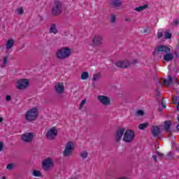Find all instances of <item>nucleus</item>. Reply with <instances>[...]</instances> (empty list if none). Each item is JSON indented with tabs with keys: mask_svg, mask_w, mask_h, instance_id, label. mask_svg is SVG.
Returning a JSON list of instances; mask_svg holds the SVG:
<instances>
[{
	"mask_svg": "<svg viewBox=\"0 0 179 179\" xmlns=\"http://www.w3.org/2000/svg\"><path fill=\"white\" fill-rule=\"evenodd\" d=\"M137 115H143V110H139L136 112Z\"/></svg>",
	"mask_w": 179,
	"mask_h": 179,
	"instance_id": "nucleus-35",
	"label": "nucleus"
},
{
	"mask_svg": "<svg viewBox=\"0 0 179 179\" xmlns=\"http://www.w3.org/2000/svg\"><path fill=\"white\" fill-rule=\"evenodd\" d=\"M97 99L99 103H101V104H102L103 106H107L111 104V99L107 96L99 95L97 96Z\"/></svg>",
	"mask_w": 179,
	"mask_h": 179,
	"instance_id": "nucleus-10",
	"label": "nucleus"
},
{
	"mask_svg": "<svg viewBox=\"0 0 179 179\" xmlns=\"http://www.w3.org/2000/svg\"><path fill=\"white\" fill-rule=\"evenodd\" d=\"M162 107L164 108H166V105H164V103H163V101H162Z\"/></svg>",
	"mask_w": 179,
	"mask_h": 179,
	"instance_id": "nucleus-44",
	"label": "nucleus"
},
{
	"mask_svg": "<svg viewBox=\"0 0 179 179\" xmlns=\"http://www.w3.org/2000/svg\"><path fill=\"white\" fill-rule=\"evenodd\" d=\"M55 89L58 94H62V93H64V91L65 90V87L64 86L63 83H57L55 85Z\"/></svg>",
	"mask_w": 179,
	"mask_h": 179,
	"instance_id": "nucleus-14",
	"label": "nucleus"
},
{
	"mask_svg": "<svg viewBox=\"0 0 179 179\" xmlns=\"http://www.w3.org/2000/svg\"><path fill=\"white\" fill-rule=\"evenodd\" d=\"M134 138H135V132L134 130L127 129L125 131L123 136V141L126 142V143H131L134 141Z\"/></svg>",
	"mask_w": 179,
	"mask_h": 179,
	"instance_id": "nucleus-5",
	"label": "nucleus"
},
{
	"mask_svg": "<svg viewBox=\"0 0 179 179\" xmlns=\"http://www.w3.org/2000/svg\"><path fill=\"white\" fill-rule=\"evenodd\" d=\"M42 164L43 169L45 171H48V170H51V169L54 167V162H52V159L50 158L44 159Z\"/></svg>",
	"mask_w": 179,
	"mask_h": 179,
	"instance_id": "nucleus-9",
	"label": "nucleus"
},
{
	"mask_svg": "<svg viewBox=\"0 0 179 179\" xmlns=\"http://www.w3.org/2000/svg\"><path fill=\"white\" fill-rule=\"evenodd\" d=\"M1 122H3V117H0V123H1Z\"/></svg>",
	"mask_w": 179,
	"mask_h": 179,
	"instance_id": "nucleus-45",
	"label": "nucleus"
},
{
	"mask_svg": "<svg viewBox=\"0 0 179 179\" xmlns=\"http://www.w3.org/2000/svg\"><path fill=\"white\" fill-rule=\"evenodd\" d=\"M15 86L19 90H24V89H26L29 86V80L22 78L17 82Z\"/></svg>",
	"mask_w": 179,
	"mask_h": 179,
	"instance_id": "nucleus-8",
	"label": "nucleus"
},
{
	"mask_svg": "<svg viewBox=\"0 0 179 179\" xmlns=\"http://www.w3.org/2000/svg\"><path fill=\"white\" fill-rule=\"evenodd\" d=\"M110 5L111 8L120 9L122 6V1L121 0H110Z\"/></svg>",
	"mask_w": 179,
	"mask_h": 179,
	"instance_id": "nucleus-13",
	"label": "nucleus"
},
{
	"mask_svg": "<svg viewBox=\"0 0 179 179\" xmlns=\"http://www.w3.org/2000/svg\"><path fill=\"white\" fill-rule=\"evenodd\" d=\"M92 80L94 82H97V80H99V79L101 78V73H97L96 74H94Z\"/></svg>",
	"mask_w": 179,
	"mask_h": 179,
	"instance_id": "nucleus-23",
	"label": "nucleus"
},
{
	"mask_svg": "<svg viewBox=\"0 0 179 179\" xmlns=\"http://www.w3.org/2000/svg\"><path fill=\"white\" fill-rule=\"evenodd\" d=\"M17 12L18 15H23V13H24V10H23V8H20L17 9Z\"/></svg>",
	"mask_w": 179,
	"mask_h": 179,
	"instance_id": "nucleus-32",
	"label": "nucleus"
},
{
	"mask_svg": "<svg viewBox=\"0 0 179 179\" xmlns=\"http://www.w3.org/2000/svg\"><path fill=\"white\" fill-rule=\"evenodd\" d=\"M6 101H10V100H12V97L10 95H7L6 96Z\"/></svg>",
	"mask_w": 179,
	"mask_h": 179,
	"instance_id": "nucleus-36",
	"label": "nucleus"
},
{
	"mask_svg": "<svg viewBox=\"0 0 179 179\" xmlns=\"http://www.w3.org/2000/svg\"><path fill=\"white\" fill-rule=\"evenodd\" d=\"M15 45V41L13 39H9L6 43V48L7 50H10L12 47Z\"/></svg>",
	"mask_w": 179,
	"mask_h": 179,
	"instance_id": "nucleus-20",
	"label": "nucleus"
},
{
	"mask_svg": "<svg viewBox=\"0 0 179 179\" xmlns=\"http://www.w3.org/2000/svg\"><path fill=\"white\" fill-rule=\"evenodd\" d=\"M173 82H175V83H177V85H178V80L177 77H175L173 78Z\"/></svg>",
	"mask_w": 179,
	"mask_h": 179,
	"instance_id": "nucleus-40",
	"label": "nucleus"
},
{
	"mask_svg": "<svg viewBox=\"0 0 179 179\" xmlns=\"http://www.w3.org/2000/svg\"><path fill=\"white\" fill-rule=\"evenodd\" d=\"M32 176H34V177H41V171L34 170L32 172Z\"/></svg>",
	"mask_w": 179,
	"mask_h": 179,
	"instance_id": "nucleus-26",
	"label": "nucleus"
},
{
	"mask_svg": "<svg viewBox=\"0 0 179 179\" xmlns=\"http://www.w3.org/2000/svg\"><path fill=\"white\" fill-rule=\"evenodd\" d=\"M174 154H173L171 152H169L168 153V157H171Z\"/></svg>",
	"mask_w": 179,
	"mask_h": 179,
	"instance_id": "nucleus-42",
	"label": "nucleus"
},
{
	"mask_svg": "<svg viewBox=\"0 0 179 179\" xmlns=\"http://www.w3.org/2000/svg\"><path fill=\"white\" fill-rule=\"evenodd\" d=\"M13 167H15V165L13 164H9L7 165L6 169L7 170H13Z\"/></svg>",
	"mask_w": 179,
	"mask_h": 179,
	"instance_id": "nucleus-33",
	"label": "nucleus"
},
{
	"mask_svg": "<svg viewBox=\"0 0 179 179\" xmlns=\"http://www.w3.org/2000/svg\"><path fill=\"white\" fill-rule=\"evenodd\" d=\"M176 128H177L178 131H179V124L177 125Z\"/></svg>",
	"mask_w": 179,
	"mask_h": 179,
	"instance_id": "nucleus-48",
	"label": "nucleus"
},
{
	"mask_svg": "<svg viewBox=\"0 0 179 179\" xmlns=\"http://www.w3.org/2000/svg\"><path fill=\"white\" fill-rule=\"evenodd\" d=\"M49 33H53V34H57V33H58V29H57V25H55V24H52L50 25Z\"/></svg>",
	"mask_w": 179,
	"mask_h": 179,
	"instance_id": "nucleus-19",
	"label": "nucleus"
},
{
	"mask_svg": "<svg viewBox=\"0 0 179 179\" xmlns=\"http://www.w3.org/2000/svg\"><path fill=\"white\" fill-rule=\"evenodd\" d=\"M115 65L117 68H128L131 65V64L128 62V60L124 61H118L115 63Z\"/></svg>",
	"mask_w": 179,
	"mask_h": 179,
	"instance_id": "nucleus-15",
	"label": "nucleus"
},
{
	"mask_svg": "<svg viewBox=\"0 0 179 179\" xmlns=\"http://www.w3.org/2000/svg\"><path fill=\"white\" fill-rule=\"evenodd\" d=\"M89 78V73L84 71L81 74V79L82 80H86Z\"/></svg>",
	"mask_w": 179,
	"mask_h": 179,
	"instance_id": "nucleus-25",
	"label": "nucleus"
},
{
	"mask_svg": "<svg viewBox=\"0 0 179 179\" xmlns=\"http://www.w3.org/2000/svg\"><path fill=\"white\" fill-rule=\"evenodd\" d=\"M137 62H138V60L134 59V60L133 61L134 65H136V64H137Z\"/></svg>",
	"mask_w": 179,
	"mask_h": 179,
	"instance_id": "nucleus-43",
	"label": "nucleus"
},
{
	"mask_svg": "<svg viewBox=\"0 0 179 179\" xmlns=\"http://www.w3.org/2000/svg\"><path fill=\"white\" fill-rule=\"evenodd\" d=\"M172 82H173V77H171V76H169V79L162 80L161 83L164 85H167V86H170Z\"/></svg>",
	"mask_w": 179,
	"mask_h": 179,
	"instance_id": "nucleus-21",
	"label": "nucleus"
},
{
	"mask_svg": "<svg viewBox=\"0 0 179 179\" xmlns=\"http://www.w3.org/2000/svg\"><path fill=\"white\" fill-rule=\"evenodd\" d=\"M85 104H86V99H83L79 106V110H82V108H83V106H85Z\"/></svg>",
	"mask_w": 179,
	"mask_h": 179,
	"instance_id": "nucleus-31",
	"label": "nucleus"
},
{
	"mask_svg": "<svg viewBox=\"0 0 179 179\" xmlns=\"http://www.w3.org/2000/svg\"><path fill=\"white\" fill-rule=\"evenodd\" d=\"M152 159L155 160V162H157V156H156V155H152Z\"/></svg>",
	"mask_w": 179,
	"mask_h": 179,
	"instance_id": "nucleus-41",
	"label": "nucleus"
},
{
	"mask_svg": "<svg viewBox=\"0 0 179 179\" xmlns=\"http://www.w3.org/2000/svg\"><path fill=\"white\" fill-rule=\"evenodd\" d=\"M157 156H159L161 159H163V157H164V155L159 152H157Z\"/></svg>",
	"mask_w": 179,
	"mask_h": 179,
	"instance_id": "nucleus-37",
	"label": "nucleus"
},
{
	"mask_svg": "<svg viewBox=\"0 0 179 179\" xmlns=\"http://www.w3.org/2000/svg\"><path fill=\"white\" fill-rule=\"evenodd\" d=\"M178 23H179V20H176L174 22H171V25L172 26H178Z\"/></svg>",
	"mask_w": 179,
	"mask_h": 179,
	"instance_id": "nucleus-34",
	"label": "nucleus"
},
{
	"mask_svg": "<svg viewBox=\"0 0 179 179\" xmlns=\"http://www.w3.org/2000/svg\"><path fill=\"white\" fill-rule=\"evenodd\" d=\"M38 117V109L37 108H32L27 111L24 115V118L26 121L31 122L36 121Z\"/></svg>",
	"mask_w": 179,
	"mask_h": 179,
	"instance_id": "nucleus-2",
	"label": "nucleus"
},
{
	"mask_svg": "<svg viewBox=\"0 0 179 179\" xmlns=\"http://www.w3.org/2000/svg\"><path fill=\"white\" fill-rule=\"evenodd\" d=\"M34 138V134L33 132L25 133L21 135V140L24 143H31Z\"/></svg>",
	"mask_w": 179,
	"mask_h": 179,
	"instance_id": "nucleus-7",
	"label": "nucleus"
},
{
	"mask_svg": "<svg viewBox=\"0 0 179 179\" xmlns=\"http://www.w3.org/2000/svg\"><path fill=\"white\" fill-rule=\"evenodd\" d=\"M148 4H145L143 6H139V7H136L134 10H136V12H142V10H145V9H148Z\"/></svg>",
	"mask_w": 179,
	"mask_h": 179,
	"instance_id": "nucleus-22",
	"label": "nucleus"
},
{
	"mask_svg": "<svg viewBox=\"0 0 179 179\" xmlns=\"http://www.w3.org/2000/svg\"><path fill=\"white\" fill-rule=\"evenodd\" d=\"M172 36H173V35L171 34V33H170L169 31L165 32V34H164L165 38L170 39V38H171Z\"/></svg>",
	"mask_w": 179,
	"mask_h": 179,
	"instance_id": "nucleus-29",
	"label": "nucleus"
},
{
	"mask_svg": "<svg viewBox=\"0 0 179 179\" xmlns=\"http://www.w3.org/2000/svg\"><path fill=\"white\" fill-rule=\"evenodd\" d=\"M125 129L124 128H119L115 134V141L116 142H120L121 141V138H122V136L124 134Z\"/></svg>",
	"mask_w": 179,
	"mask_h": 179,
	"instance_id": "nucleus-16",
	"label": "nucleus"
},
{
	"mask_svg": "<svg viewBox=\"0 0 179 179\" xmlns=\"http://www.w3.org/2000/svg\"><path fill=\"white\" fill-rule=\"evenodd\" d=\"M3 143L0 142V151L3 150Z\"/></svg>",
	"mask_w": 179,
	"mask_h": 179,
	"instance_id": "nucleus-39",
	"label": "nucleus"
},
{
	"mask_svg": "<svg viewBox=\"0 0 179 179\" xmlns=\"http://www.w3.org/2000/svg\"><path fill=\"white\" fill-rule=\"evenodd\" d=\"M151 134H152V136L156 138V136H159L160 134H162V131L159 127L157 125L152 126L151 128Z\"/></svg>",
	"mask_w": 179,
	"mask_h": 179,
	"instance_id": "nucleus-17",
	"label": "nucleus"
},
{
	"mask_svg": "<svg viewBox=\"0 0 179 179\" xmlns=\"http://www.w3.org/2000/svg\"><path fill=\"white\" fill-rule=\"evenodd\" d=\"M125 22H131V19L127 18V19L125 20Z\"/></svg>",
	"mask_w": 179,
	"mask_h": 179,
	"instance_id": "nucleus-46",
	"label": "nucleus"
},
{
	"mask_svg": "<svg viewBox=\"0 0 179 179\" xmlns=\"http://www.w3.org/2000/svg\"><path fill=\"white\" fill-rule=\"evenodd\" d=\"M75 148V144L72 141H69L66 144L64 150L63 151V156L64 157H69L71 155H72V152H73V149Z\"/></svg>",
	"mask_w": 179,
	"mask_h": 179,
	"instance_id": "nucleus-6",
	"label": "nucleus"
},
{
	"mask_svg": "<svg viewBox=\"0 0 179 179\" xmlns=\"http://www.w3.org/2000/svg\"><path fill=\"white\" fill-rule=\"evenodd\" d=\"M71 54H72L71 48H62L57 51L56 58H57V59H66V58H69V57H71Z\"/></svg>",
	"mask_w": 179,
	"mask_h": 179,
	"instance_id": "nucleus-3",
	"label": "nucleus"
},
{
	"mask_svg": "<svg viewBox=\"0 0 179 179\" xmlns=\"http://www.w3.org/2000/svg\"><path fill=\"white\" fill-rule=\"evenodd\" d=\"M62 13V3L59 1H55L52 8V15H53V16H59Z\"/></svg>",
	"mask_w": 179,
	"mask_h": 179,
	"instance_id": "nucleus-4",
	"label": "nucleus"
},
{
	"mask_svg": "<svg viewBox=\"0 0 179 179\" xmlns=\"http://www.w3.org/2000/svg\"><path fill=\"white\" fill-rule=\"evenodd\" d=\"M6 178L5 177V176H3V178H2V179H6Z\"/></svg>",
	"mask_w": 179,
	"mask_h": 179,
	"instance_id": "nucleus-49",
	"label": "nucleus"
},
{
	"mask_svg": "<svg viewBox=\"0 0 179 179\" xmlns=\"http://www.w3.org/2000/svg\"><path fill=\"white\" fill-rule=\"evenodd\" d=\"M154 55H160L162 54L164 55V59L166 62L169 61H172L174 58V55L171 54V49L166 45H159L155 48V51L153 52Z\"/></svg>",
	"mask_w": 179,
	"mask_h": 179,
	"instance_id": "nucleus-1",
	"label": "nucleus"
},
{
	"mask_svg": "<svg viewBox=\"0 0 179 179\" xmlns=\"http://www.w3.org/2000/svg\"><path fill=\"white\" fill-rule=\"evenodd\" d=\"M171 124H172L171 120H166L164 122V128L166 132H168L169 134V136H171V135H173V134L170 131V128H171Z\"/></svg>",
	"mask_w": 179,
	"mask_h": 179,
	"instance_id": "nucleus-18",
	"label": "nucleus"
},
{
	"mask_svg": "<svg viewBox=\"0 0 179 179\" xmlns=\"http://www.w3.org/2000/svg\"><path fill=\"white\" fill-rule=\"evenodd\" d=\"M157 37H158V38H160L161 37H163V34L162 32H158Z\"/></svg>",
	"mask_w": 179,
	"mask_h": 179,
	"instance_id": "nucleus-38",
	"label": "nucleus"
},
{
	"mask_svg": "<svg viewBox=\"0 0 179 179\" xmlns=\"http://www.w3.org/2000/svg\"><path fill=\"white\" fill-rule=\"evenodd\" d=\"M89 153L87 152L86 150H83L80 154V156L82 157V159H86L88 156Z\"/></svg>",
	"mask_w": 179,
	"mask_h": 179,
	"instance_id": "nucleus-27",
	"label": "nucleus"
},
{
	"mask_svg": "<svg viewBox=\"0 0 179 179\" xmlns=\"http://www.w3.org/2000/svg\"><path fill=\"white\" fill-rule=\"evenodd\" d=\"M148 127H149V123L145 122V123L140 124L138 126V128L139 129L143 130V129H146Z\"/></svg>",
	"mask_w": 179,
	"mask_h": 179,
	"instance_id": "nucleus-24",
	"label": "nucleus"
},
{
	"mask_svg": "<svg viewBox=\"0 0 179 179\" xmlns=\"http://www.w3.org/2000/svg\"><path fill=\"white\" fill-rule=\"evenodd\" d=\"M57 135L58 131L55 129V127H52L50 130L48 131L46 134V138L47 139H49V141H54Z\"/></svg>",
	"mask_w": 179,
	"mask_h": 179,
	"instance_id": "nucleus-11",
	"label": "nucleus"
},
{
	"mask_svg": "<svg viewBox=\"0 0 179 179\" xmlns=\"http://www.w3.org/2000/svg\"><path fill=\"white\" fill-rule=\"evenodd\" d=\"M117 20V17L114 14L110 15V22L115 23V20Z\"/></svg>",
	"mask_w": 179,
	"mask_h": 179,
	"instance_id": "nucleus-30",
	"label": "nucleus"
},
{
	"mask_svg": "<svg viewBox=\"0 0 179 179\" xmlns=\"http://www.w3.org/2000/svg\"><path fill=\"white\" fill-rule=\"evenodd\" d=\"M6 64H8V56L4 57L1 68H5V66H6Z\"/></svg>",
	"mask_w": 179,
	"mask_h": 179,
	"instance_id": "nucleus-28",
	"label": "nucleus"
},
{
	"mask_svg": "<svg viewBox=\"0 0 179 179\" xmlns=\"http://www.w3.org/2000/svg\"><path fill=\"white\" fill-rule=\"evenodd\" d=\"M103 44V36L100 35H96L92 38V47H99Z\"/></svg>",
	"mask_w": 179,
	"mask_h": 179,
	"instance_id": "nucleus-12",
	"label": "nucleus"
},
{
	"mask_svg": "<svg viewBox=\"0 0 179 179\" xmlns=\"http://www.w3.org/2000/svg\"><path fill=\"white\" fill-rule=\"evenodd\" d=\"M158 111L162 112V111H163V109L162 108H159Z\"/></svg>",
	"mask_w": 179,
	"mask_h": 179,
	"instance_id": "nucleus-47",
	"label": "nucleus"
}]
</instances>
